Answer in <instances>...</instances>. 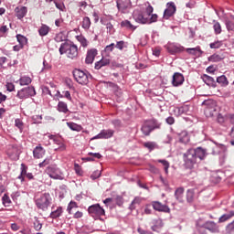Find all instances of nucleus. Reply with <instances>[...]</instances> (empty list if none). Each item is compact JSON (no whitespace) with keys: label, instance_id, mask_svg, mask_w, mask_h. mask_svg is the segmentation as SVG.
<instances>
[{"label":"nucleus","instance_id":"obj_1","mask_svg":"<svg viewBox=\"0 0 234 234\" xmlns=\"http://www.w3.org/2000/svg\"><path fill=\"white\" fill-rule=\"evenodd\" d=\"M153 12H154V8L149 5L144 11L135 9L133 13V18L139 25H153L158 21V15L153 14Z\"/></svg>","mask_w":234,"mask_h":234},{"label":"nucleus","instance_id":"obj_2","mask_svg":"<svg viewBox=\"0 0 234 234\" xmlns=\"http://www.w3.org/2000/svg\"><path fill=\"white\" fill-rule=\"evenodd\" d=\"M58 52L61 56L67 55L69 59H78V46L74 42H64L60 45Z\"/></svg>","mask_w":234,"mask_h":234},{"label":"nucleus","instance_id":"obj_3","mask_svg":"<svg viewBox=\"0 0 234 234\" xmlns=\"http://www.w3.org/2000/svg\"><path fill=\"white\" fill-rule=\"evenodd\" d=\"M51 202H52V197L48 193L40 194L38 197H37L36 199L37 207H38V209H42V211H47Z\"/></svg>","mask_w":234,"mask_h":234},{"label":"nucleus","instance_id":"obj_4","mask_svg":"<svg viewBox=\"0 0 234 234\" xmlns=\"http://www.w3.org/2000/svg\"><path fill=\"white\" fill-rule=\"evenodd\" d=\"M88 213L94 218V220H103L105 217V209L100 204H94L88 207Z\"/></svg>","mask_w":234,"mask_h":234},{"label":"nucleus","instance_id":"obj_5","mask_svg":"<svg viewBox=\"0 0 234 234\" xmlns=\"http://www.w3.org/2000/svg\"><path fill=\"white\" fill-rule=\"evenodd\" d=\"M184 162L187 169H193L197 164V156L195 155V149L190 148L184 154Z\"/></svg>","mask_w":234,"mask_h":234},{"label":"nucleus","instance_id":"obj_6","mask_svg":"<svg viewBox=\"0 0 234 234\" xmlns=\"http://www.w3.org/2000/svg\"><path fill=\"white\" fill-rule=\"evenodd\" d=\"M89 72H85L81 69H74L73 77L80 85H87L89 83Z\"/></svg>","mask_w":234,"mask_h":234},{"label":"nucleus","instance_id":"obj_7","mask_svg":"<svg viewBox=\"0 0 234 234\" xmlns=\"http://www.w3.org/2000/svg\"><path fill=\"white\" fill-rule=\"evenodd\" d=\"M160 124L156 123V121L154 119H151L149 121H146L145 123L142 127V132L145 136H149L151 134V131H154V129H159Z\"/></svg>","mask_w":234,"mask_h":234},{"label":"nucleus","instance_id":"obj_8","mask_svg":"<svg viewBox=\"0 0 234 234\" xmlns=\"http://www.w3.org/2000/svg\"><path fill=\"white\" fill-rule=\"evenodd\" d=\"M36 95V89L32 86L23 88L22 90L17 91V98L19 100H26L27 98H32V96Z\"/></svg>","mask_w":234,"mask_h":234},{"label":"nucleus","instance_id":"obj_9","mask_svg":"<svg viewBox=\"0 0 234 234\" xmlns=\"http://www.w3.org/2000/svg\"><path fill=\"white\" fill-rule=\"evenodd\" d=\"M116 5L121 14H129V11L133 7L131 0H116Z\"/></svg>","mask_w":234,"mask_h":234},{"label":"nucleus","instance_id":"obj_10","mask_svg":"<svg viewBox=\"0 0 234 234\" xmlns=\"http://www.w3.org/2000/svg\"><path fill=\"white\" fill-rule=\"evenodd\" d=\"M47 174L50 178H54L55 180H63V174L61 170L56 166H48L47 168Z\"/></svg>","mask_w":234,"mask_h":234},{"label":"nucleus","instance_id":"obj_11","mask_svg":"<svg viewBox=\"0 0 234 234\" xmlns=\"http://www.w3.org/2000/svg\"><path fill=\"white\" fill-rule=\"evenodd\" d=\"M176 13V5L173 2L166 4V8L164 11L163 19H169Z\"/></svg>","mask_w":234,"mask_h":234},{"label":"nucleus","instance_id":"obj_12","mask_svg":"<svg viewBox=\"0 0 234 234\" xmlns=\"http://www.w3.org/2000/svg\"><path fill=\"white\" fill-rule=\"evenodd\" d=\"M6 153L10 158H13V160H17V158H19V147L17 144L7 145Z\"/></svg>","mask_w":234,"mask_h":234},{"label":"nucleus","instance_id":"obj_13","mask_svg":"<svg viewBox=\"0 0 234 234\" xmlns=\"http://www.w3.org/2000/svg\"><path fill=\"white\" fill-rule=\"evenodd\" d=\"M165 47H166V49L168 50L169 54H178V53L184 52V50H186V48H184L180 44L168 43Z\"/></svg>","mask_w":234,"mask_h":234},{"label":"nucleus","instance_id":"obj_14","mask_svg":"<svg viewBox=\"0 0 234 234\" xmlns=\"http://www.w3.org/2000/svg\"><path fill=\"white\" fill-rule=\"evenodd\" d=\"M152 207L155 211L163 212V213H170L171 208L168 206L162 204L160 201H153Z\"/></svg>","mask_w":234,"mask_h":234},{"label":"nucleus","instance_id":"obj_15","mask_svg":"<svg viewBox=\"0 0 234 234\" xmlns=\"http://www.w3.org/2000/svg\"><path fill=\"white\" fill-rule=\"evenodd\" d=\"M205 228V229H207L210 231V233H220V229L218 228V225L215 223L214 221H207L202 226Z\"/></svg>","mask_w":234,"mask_h":234},{"label":"nucleus","instance_id":"obj_16","mask_svg":"<svg viewBox=\"0 0 234 234\" xmlns=\"http://www.w3.org/2000/svg\"><path fill=\"white\" fill-rule=\"evenodd\" d=\"M27 14H28V8L27 6L18 5L15 8V16L17 19H23Z\"/></svg>","mask_w":234,"mask_h":234},{"label":"nucleus","instance_id":"obj_17","mask_svg":"<svg viewBox=\"0 0 234 234\" xmlns=\"http://www.w3.org/2000/svg\"><path fill=\"white\" fill-rule=\"evenodd\" d=\"M185 81L184 75L182 73L176 72L173 75L172 84L174 87H180Z\"/></svg>","mask_w":234,"mask_h":234},{"label":"nucleus","instance_id":"obj_18","mask_svg":"<svg viewBox=\"0 0 234 234\" xmlns=\"http://www.w3.org/2000/svg\"><path fill=\"white\" fill-rule=\"evenodd\" d=\"M114 135V131L113 130H102L99 134L94 136L91 140H98L101 138H112Z\"/></svg>","mask_w":234,"mask_h":234},{"label":"nucleus","instance_id":"obj_19","mask_svg":"<svg viewBox=\"0 0 234 234\" xmlns=\"http://www.w3.org/2000/svg\"><path fill=\"white\" fill-rule=\"evenodd\" d=\"M96 56H98V50L90 49L87 52L86 60H85L87 65H92V63H94V58H96Z\"/></svg>","mask_w":234,"mask_h":234},{"label":"nucleus","instance_id":"obj_20","mask_svg":"<svg viewBox=\"0 0 234 234\" xmlns=\"http://www.w3.org/2000/svg\"><path fill=\"white\" fill-rule=\"evenodd\" d=\"M186 51L187 52V54H190L191 56H196V58H200V56L204 54V51L200 49V46H197L196 48H187Z\"/></svg>","mask_w":234,"mask_h":234},{"label":"nucleus","instance_id":"obj_21","mask_svg":"<svg viewBox=\"0 0 234 234\" xmlns=\"http://www.w3.org/2000/svg\"><path fill=\"white\" fill-rule=\"evenodd\" d=\"M33 156L37 159L43 158L45 156V148L41 145L36 146L33 150Z\"/></svg>","mask_w":234,"mask_h":234},{"label":"nucleus","instance_id":"obj_22","mask_svg":"<svg viewBox=\"0 0 234 234\" xmlns=\"http://www.w3.org/2000/svg\"><path fill=\"white\" fill-rule=\"evenodd\" d=\"M194 152H195L196 159L199 158V160H204L207 154V152L206 151V149L202 147H197L194 149Z\"/></svg>","mask_w":234,"mask_h":234},{"label":"nucleus","instance_id":"obj_23","mask_svg":"<svg viewBox=\"0 0 234 234\" xmlns=\"http://www.w3.org/2000/svg\"><path fill=\"white\" fill-rule=\"evenodd\" d=\"M111 63V58H102L100 61L95 63V69L96 70H100L101 67H107Z\"/></svg>","mask_w":234,"mask_h":234},{"label":"nucleus","instance_id":"obj_24","mask_svg":"<svg viewBox=\"0 0 234 234\" xmlns=\"http://www.w3.org/2000/svg\"><path fill=\"white\" fill-rule=\"evenodd\" d=\"M49 32H50V27L45 24H42L38 28V34L41 37H45V36H48Z\"/></svg>","mask_w":234,"mask_h":234},{"label":"nucleus","instance_id":"obj_25","mask_svg":"<svg viewBox=\"0 0 234 234\" xmlns=\"http://www.w3.org/2000/svg\"><path fill=\"white\" fill-rule=\"evenodd\" d=\"M152 223L154 224L151 227L152 231H156L157 229H160V228L164 227V222L160 218L154 219Z\"/></svg>","mask_w":234,"mask_h":234},{"label":"nucleus","instance_id":"obj_26","mask_svg":"<svg viewBox=\"0 0 234 234\" xmlns=\"http://www.w3.org/2000/svg\"><path fill=\"white\" fill-rule=\"evenodd\" d=\"M122 28H126V30H136V27L134 25L131 24V21L129 20H123L121 22Z\"/></svg>","mask_w":234,"mask_h":234},{"label":"nucleus","instance_id":"obj_27","mask_svg":"<svg viewBox=\"0 0 234 234\" xmlns=\"http://www.w3.org/2000/svg\"><path fill=\"white\" fill-rule=\"evenodd\" d=\"M16 83H19V85H21V87H25V85H30L32 83V79L30 77H21Z\"/></svg>","mask_w":234,"mask_h":234},{"label":"nucleus","instance_id":"obj_28","mask_svg":"<svg viewBox=\"0 0 234 234\" xmlns=\"http://www.w3.org/2000/svg\"><path fill=\"white\" fill-rule=\"evenodd\" d=\"M233 217H234V210H230L229 213L222 215L218 218V222L219 223L227 222V220H229V218H233Z\"/></svg>","mask_w":234,"mask_h":234},{"label":"nucleus","instance_id":"obj_29","mask_svg":"<svg viewBox=\"0 0 234 234\" xmlns=\"http://www.w3.org/2000/svg\"><path fill=\"white\" fill-rule=\"evenodd\" d=\"M175 197L178 202H184V189L182 187L177 188Z\"/></svg>","mask_w":234,"mask_h":234},{"label":"nucleus","instance_id":"obj_30","mask_svg":"<svg viewBox=\"0 0 234 234\" xmlns=\"http://www.w3.org/2000/svg\"><path fill=\"white\" fill-rule=\"evenodd\" d=\"M68 127H69V129L71 131H76L77 133H80V131H83V127H81V125L74 123V122H67Z\"/></svg>","mask_w":234,"mask_h":234},{"label":"nucleus","instance_id":"obj_31","mask_svg":"<svg viewBox=\"0 0 234 234\" xmlns=\"http://www.w3.org/2000/svg\"><path fill=\"white\" fill-rule=\"evenodd\" d=\"M76 38L77 41H79V43H80L81 47H83L84 48L89 47V40H87V38H85L83 35L77 36Z\"/></svg>","mask_w":234,"mask_h":234},{"label":"nucleus","instance_id":"obj_32","mask_svg":"<svg viewBox=\"0 0 234 234\" xmlns=\"http://www.w3.org/2000/svg\"><path fill=\"white\" fill-rule=\"evenodd\" d=\"M81 27L84 30H89V28H90V18L89 16L83 17L81 22Z\"/></svg>","mask_w":234,"mask_h":234},{"label":"nucleus","instance_id":"obj_33","mask_svg":"<svg viewBox=\"0 0 234 234\" xmlns=\"http://www.w3.org/2000/svg\"><path fill=\"white\" fill-rule=\"evenodd\" d=\"M179 140L182 142V144H187L189 142V134L186 131H183L179 134Z\"/></svg>","mask_w":234,"mask_h":234},{"label":"nucleus","instance_id":"obj_34","mask_svg":"<svg viewBox=\"0 0 234 234\" xmlns=\"http://www.w3.org/2000/svg\"><path fill=\"white\" fill-rule=\"evenodd\" d=\"M222 59H224V57L218 54H213L208 57V61H211L212 63H218V61H222Z\"/></svg>","mask_w":234,"mask_h":234},{"label":"nucleus","instance_id":"obj_35","mask_svg":"<svg viewBox=\"0 0 234 234\" xmlns=\"http://www.w3.org/2000/svg\"><path fill=\"white\" fill-rule=\"evenodd\" d=\"M203 81L206 83V85L211 86L215 84V79L213 77L208 75H203Z\"/></svg>","mask_w":234,"mask_h":234},{"label":"nucleus","instance_id":"obj_36","mask_svg":"<svg viewBox=\"0 0 234 234\" xmlns=\"http://www.w3.org/2000/svg\"><path fill=\"white\" fill-rule=\"evenodd\" d=\"M63 213V208L61 207H58L55 211H52L50 214L51 218H58L61 217V214Z\"/></svg>","mask_w":234,"mask_h":234},{"label":"nucleus","instance_id":"obj_37","mask_svg":"<svg viewBox=\"0 0 234 234\" xmlns=\"http://www.w3.org/2000/svg\"><path fill=\"white\" fill-rule=\"evenodd\" d=\"M58 111L59 112H69V108L64 101H58Z\"/></svg>","mask_w":234,"mask_h":234},{"label":"nucleus","instance_id":"obj_38","mask_svg":"<svg viewBox=\"0 0 234 234\" xmlns=\"http://www.w3.org/2000/svg\"><path fill=\"white\" fill-rule=\"evenodd\" d=\"M144 147L146 149H149V151H154V149H158V144L154 142H147L144 144Z\"/></svg>","mask_w":234,"mask_h":234},{"label":"nucleus","instance_id":"obj_39","mask_svg":"<svg viewBox=\"0 0 234 234\" xmlns=\"http://www.w3.org/2000/svg\"><path fill=\"white\" fill-rule=\"evenodd\" d=\"M213 28L216 36H218V34L222 33V26H220V23H218V21L214 20Z\"/></svg>","mask_w":234,"mask_h":234},{"label":"nucleus","instance_id":"obj_40","mask_svg":"<svg viewBox=\"0 0 234 234\" xmlns=\"http://www.w3.org/2000/svg\"><path fill=\"white\" fill-rule=\"evenodd\" d=\"M114 47H116V45L114 43H112L108 46L105 47L104 48V56H109V54H111V52H112V50H114Z\"/></svg>","mask_w":234,"mask_h":234},{"label":"nucleus","instance_id":"obj_41","mask_svg":"<svg viewBox=\"0 0 234 234\" xmlns=\"http://www.w3.org/2000/svg\"><path fill=\"white\" fill-rule=\"evenodd\" d=\"M16 39L21 47H25V45H27V37L23 35H16Z\"/></svg>","mask_w":234,"mask_h":234},{"label":"nucleus","instance_id":"obj_42","mask_svg":"<svg viewBox=\"0 0 234 234\" xmlns=\"http://www.w3.org/2000/svg\"><path fill=\"white\" fill-rule=\"evenodd\" d=\"M226 234H233L234 233V220L229 223L225 228Z\"/></svg>","mask_w":234,"mask_h":234},{"label":"nucleus","instance_id":"obj_43","mask_svg":"<svg viewBox=\"0 0 234 234\" xmlns=\"http://www.w3.org/2000/svg\"><path fill=\"white\" fill-rule=\"evenodd\" d=\"M2 202L5 207H8L10 204H12V200H10V197L8 195L5 194L2 197Z\"/></svg>","mask_w":234,"mask_h":234},{"label":"nucleus","instance_id":"obj_44","mask_svg":"<svg viewBox=\"0 0 234 234\" xmlns=\"http://www.w3.org/2000/svg\"><path fill=\"white\" fill-rule=\"evenodd\" d=\"M217 82L220 83V85H228V78L225 75H221L217 78Z\"/></svg>","mask_w":234,"mask_h":234},{"label":"nucleus","instance_id":"obj_45","mask_svg":"<svg viewBox=\"0 0 234 234\" xmlns=\"http://www.w3.org/2000/svg\"><path fill=\"white\" fill-rule=\"evenodd\" d=\"M157 162L164 165L165 172L167 175V173H169V162H167V160H162V159L157 160Z\"/></svg>","mask_w":234,"mask_h":234},{"label":"nucleus","instance_id":"obj_46","mask_svg":"<svg viewBox=\"0 0 234 234\" xmlns=\"http://www.w3.org/2000/svg\"><path fill=\"white\" fill-rule=\"evenodd\" d=\"M142 203V197H135L130 206V209H135L136 208V204H141Z\"/></svg>","mask_w":234,"mask_h":234},{"label":"nucleus","instance_id":"obj_47","mask_svg":"<svg viewBox=\"0 0 234 234\" xmlns=\"http://www.w3.org/2000/svg\"><path fill=\"white\" fill-rule=\"evenodd\" d=\"M27 165L25 164L21 165V175L18 176L19 180H23V176H27Z\"/></svg>","mask_w":234,"mask_h":234},{"label":"nucleus","instance_id":"obj_48","mask_svg":"<svg viewBox=\"0 0 234 234\" xmlns=\"http://www.w3.org/2000/svg\"><path fill=\"white\" fill-rule=\"evenodd\" d=\"M194 198H195V193L192 190H188L186 193L187 202H193Z\"/></svg>","mask_w":234,"mask_h":234},{"label":"nucleus","instance_id":"obj_49","mask_svg":"<svg viewBox=\"0 0 234 234\" xmlns=\"http://www.w3.org/2000/svg\"><path fill=\"white\" fill-rule=\"evenodd\" d=\"M8 32V27L6 26H2L0 27V37H5Z\"/></svg>","mask_w":234,"mask_h":234},{"label":"nucleus","instance_id":"obj_50","mask_svg":"<svg viewBox=\"0 0 234 234\" xmlns=\"http://www.w3.org/2000/svg\"><path fill=\"white\" fill-rule=\"evenodd\" d=\"M210 48H220L222 47V41H216L214 43H210Z\"/></svg>","mask_w":234,"mask_h":234},{"label":"nucleus","instance_id":"obj_51","mask_svg":"<svg viewBox=\"0 0 234 234\" xmlns=\"http://www.w3.org/2000/svg\"><path fill=\"white\" fill-rule=\"evenodd\" d=\"M100 176H101V171L96 170L95 172L92 173V175L90 176V178L92 180H96V178H100Z\"/></svg>","mask_w":234,"mask_h":234},{"label":"nucleus","instance_id":"obj_52","mask_svg":"<svg viewBox=\"0 0 234 234\" xmlns=\"http://www.w3.org/2000/svg\"><path fill=\"white\" fill-rule=\"evenodd\" d=\"M55 6L58 10H61V12L65 10V4H63V2H55Z\"/></svg>","mask_w":234,"mask_h":234},{"label":"nucleus","instance_id":"obj_53","mask_svg":"<svg viewBox=\"0 0 234 234\" xmlns=\"http://www.w3.org/2000/svg\"><path fill=\"white\" fill-rule=\"evenodd\" d=\"M226 27L229 31L234 32V22L227 21Z\"/></svg>","mask_w":234,"mask_h":234},{"label":"nucleus","instance_id":"obj_54","mask_svg":"<svg viewBox=\"0 0 234 234\" xmlns=\"http://www.w3.org/2000/svg\"><path fill=\"white\" fill-rule=\"evenodd\" d=\"M6 90L9 91V92H13V90H16V86L14 85V83L12 82H7L6 85Z\"/></svg>","mask_w":234,"mask_h":234},{"label":"nucleus","instance_id":"obj_55","mask_svg":"<svg viewBox=\"0 0 234 234\" xmlns=\"http://www.w3.org/2000/svg\"><path fill=\"white\" fill-rule=\"evenodd\" d=\"M144 215H151L153 213V208H151V205H146L144 207Z\"/></svg>","mask_w":234,"mask_h":234},{"label":"nucleus","instance_id":"obj_56","mask_svg":"<svg viewBox=\"0 0 234 234\" xmlns=\"http://www.w3.org/2000/svg\"><path fill=\"white\" fill-rule=\"evenodd\" d=\"M62 96H63V98H66L67 100H69V101H72V97L70 96V91H69V90L63 91Z\"/></svg>","mask_w":234,"mask_h":234},{"label":"nucleus","instance_id":"obj_57","mask_svg":"<svg viewBox=\"0 0 234 234\" xmlns=\"http://www.w3.org/2000/svg\"><path fill=\"white\" fill-rule=\"evenodd\" d=\"M15 124H16V127L20 129V131L21 129H23V121H21V119H16Z\"/></svg>","mask_w":234,"mask_h":234},{"label":"nucleus","instance_id":"obj_58","mask_svg":"<svg viewBox=\"0 0 234 234\" xmlns=\"http://www.w3.org/2000/svg\"><path fill=\"white\" fill-rule=\"evenodd\" d=\"M73 207H76V202L71 201V202L69 204V206H68V211H69V214L72 213V208H73Z\"/></svg>","mask_w":234,"mask_h":234},{"label":"nucleus","instance_id":"obj_59","mask_svg":"<svg viewBox=\"0 0 234 234\" xmlns=\"http://www.w3.org/2000/svg\"><path fill=\"white\" fill-rule=\"evenodd\" d=\"M123 45H125V42L119 41L116 43L115 48H118L119 50H123Z\"/></svg>","mask_w":234,"mask_h":234},{"label":"nucleus","instance_id":"obj_60","mask_svg":"<svg viewBox=\"0 0 234 234\" xmlns=\"http://www.w3.org/2000/svg\"><path fill=\"white\" fill-rule=\"evenodd\" d=\"M88 154L89 156H93V158H97L98 160L101 158V154L100 153H89Z\"/></svg>","mask_w":234,"mask_h":234},{"label":"nucleus","instance_id":"obj_61","mask_svg":"<svg viewBox=\"0 0 234 234\" xmlns=\"http://www.w3.org/2000/svg\"><path fill=\"white\" fill-rule=\"evenodd\" d=\"M171 142H173V136L166 135V138L164 140V144H171Z\"/></svg>","mask_w":234,"mask_h":234},{"label":"nucleus","instance_id":"obj_62","mask_svg":"<svg viewBox=\"0 0 234 234\" xmlns=\"http://www.w3.org/2000/svg\"><path fill=\"white\" fill-rule=\"evenodd\" d=\"M137 231H138V233L139 234H154L153 232H151V231H148V230H144V229H137Z\"/></svg>","mask_w":234,"mask_h":234},{"label":"nucleus","instance_id":"obj_63","mask_svg":"<svg viewBox=\"0 0 234 234\" xmlns=\"http://www.w3.org/2000/svg\"><path fill=\"white\" fill-rule=\"evenodd\" d=\"M106 28H107L108 32H110V34L112 32V30H114V27L111 23H108L106 25Z\"/></svg>","mask_w":234,"mask_h":234},{"label":"nucleus","instance_id":"obj_64","mask_svg":"<svg viewBox=\"0 0 234 234\" xmlns=\"http://www.w3.org/2000/svg\"><path fill=\"white\" fill-rule=\"evenodd\" d=\"M20 193L19 192H14L12 195H11V197L13 198V200H17V197H20Z\"/></svg>","mask_w":234,"mask_h":234}]
</instances>
